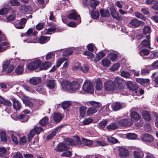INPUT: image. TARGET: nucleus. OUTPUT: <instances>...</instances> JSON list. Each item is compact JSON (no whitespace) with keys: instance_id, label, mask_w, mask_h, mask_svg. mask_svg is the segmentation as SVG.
<instances>
[{"instance_id":"62","label":"nucleus","mask_w":158,"mask_h":158,"mask_svg":"<svg viewBox=\"0 0 158 158\" xmlns=\"http://www.w3.org/2000/svg\"><path fill=\"white\" fill-rule=\"evenodd\" d=\"M94 144H95L96 146H104L106 145V143L103 141H96L94 142Z\"/></svg>"},{"instance_id":"17","label":"nucleus","mask_w":158,"mask_h":158,"mask_svg":"<svg viewBox=\"0 0 158 158\" xmlns=\"http://www.w3.org/2000/svg\"><path fill=\"white\" fill-rule=\"evenodd\" d=\"M131 114H130L131 118L135 121L137 122L140 118V116L136 112H135L131 110Z\"/></svg>"},{"instance_id":"19","label":"nucleus","mask_w":158,"mask_h":158,"mask_svg":"<svg viewBox=\"0 0 158 158\" xmlns=\"http://www.w3.org/2000/svg\"><path fill=\"white\" fill-rule=\"evenodd\" d=\"M143 23V22L139 21L138 19L135 18L131 20L129 23L131 25L134 27H137L140 24Z\"/></svg>"},{"instance_id":"55","label":"nucleus","mask_w":158,"mask_h":158,"mask_svg":"<svg viewBox=\"0 0 158 158\" xmlns=\"http://www.w3.org/2000/svg\"><path fill=\"white\" fill-rule=\"evenodd\" d=\"M91 15L93 19H96L99 17V13L98 11H92Z\"/></svg>"},{"instance_id":"16","label":"nucleus","mask_w":158,"mask_h":158,"mask_svg":"<svg viewBox=\"0 0 158 158\" xmlns=\"http://www.w3.org/2000/svg\"><path fill=\"white\" fill-rule=\"evenodd\" d=\"M61 127H58L56 128L54 130L52 131L51 133L47 137V139L50 140L54 136H55L57 133H59L60 131Z\"/></svg>"},{"instance_id":"21","label":"nucleus","mask_w":158,"mask_h":158,"mask_svg":"<svg viewBox=\"0 0 158 158\" xmlns=\"http://www.w3.org/2000/svg\"><path fill=\"white\" fill-rule=\"evenodd\" d=\"M81 144L79 145L78 146H83L84 145L89 146L92 144L93 143L91 140L84 138H82V141H81Z\"/></svg>"},{"instance_id":"50","label":"nucleus","mask_w":158,"mask_h":158,"mask_svg":"<svg viewBox=\"0 0 158 158\" xmlns=\"http://www.w3.org/2000/svg\"><path fill=\"white\" fill-rule=\"evenodd\" d=\"M48 119L47 117L44 118L39 122V123L42 126H44L46 125L48 122Z\"/></svg>"},{"instance_id":"10","label":"nucleus","mask_w":158,"mask_h":158,"mask_svg":"<svg viewBox=\"0 0 158 158\" xmlns=\"http://www.w3.org/2000/svg\"><path fill=\"white\" fill-rule=\"evenodd\" d=\"M46 86L50 89L56 88V81L55 80H47L46 82Z\"/></svg>"},{"instance_id":"60","label":"nucleus","mask_w":158,"mask_h":158,"mask_svg":"<svg viewBox=\"0 0 158 158\" xmlns=\"http://www.w3.org/2000/svg\"><path fill=\"white\" fill-rule=\"evenodd\" d=\"M54 56V54L52 52H50L48 53L46 56L45 58L46 60L51 59Z\"/></svg>"},{"instance_id":"2","label":"nucleus","mask_w":158,"mask_h":158,"mask_svg":"<svg viewBox=\"0 0 158 158\" xmlns=\"http://www.w3.org/2000/svg\"><path fill=\"white\" fill-rule=\"evenodd\" d=\"M61 86L64 90L67 91L69 89L75 91L78 89L80 87L79 83L75 81H73L69 84L67 81H63L61 83Z\"/></svg>"},{"instance_id":"12","label":"nucleus","mask_w":158,"mask_h":158,"mask_svg":"<svg viewBox=\"0 0 158 158\" xmlns=\"http://www.w3.org/2000/svg\"><path fill=\"white\" fill-rule=\"evenodd\" d=\"M26 21L27 20L26 19L23 18L20 21L16 22L14 24V26L17 28L22 29L24 26Z\"/></svg>"},{"instance_id":"36","label":"nucleus","mask_w":158,"mask_h":158,"mask_svg":"<svg viewBox=\"0 0 158 158\" xmlns=\"http://www.w3.org/2000/svg\"><path fill=\"white\" fill-rule=\"evenodd\" d=\"M87 107L85 106H82L79 108V112L81 116L83 117L85 115Z\"/></svg>"},{"instance_id":"32","label":"nucleus","mask_w":158,"mask_h":158,"mask_svg":"<svg viewBox=\"0 0 158 158\" xmlns=\"http://www.w3.org/2000/svg\"><path fill=\"white\" fill-rule=\"evenodd\" d=\"M50 38L49 37L42 36L39 39L38 42L41 44H44L47 42Z\"/></svg>"},{"instance_id":"11","label":"nucleus","mask_w":158,"mask_h":158,"mask_svg":"<svg viewBox=\"0 0 158 158\" xmlns=\"http://www.w3.org/2000/svg\"><path fill=\"white\" fill-rule=\"evenodd\" d=\"M68 18L70 19L77 21L78 23L81 22V19L80 15H78L77 12L75 11L69 15Z\"/></svg>"},{"instance_id":"13","label":"nucleus","mask_w":158,"mask_h":158,"mask_svg":"<svg viewBox=\"0 0 158 158\" xmlns=\"http://www.w3.org/2000/svg\"><path fill=\"white\" fill-rule=\"evenodd\" d=\"M127 88L131 91H135L136 94L137 93L136 89L138 88L137 86L134 83L131 81H128L127 82Z\"/></svg>"},{"instance_id":"18","label":"nucleus","mask_w":158,"mask_h":158,"mask_svg":"<svg viewBox=\"0 0 158 158\" xmlns=\"http://www.w3.org/2000/svg\"><path fill=\"white\" fill-rule=\"evenodd\" d=\"M12 101L13 108L16 111L19 110L21 108V105L19 101L15 98H13Z\"/></svg>"},{"instance_id":"42","label":"nucleus","mask_w":158,"mask_h":158,"mask_svg":"<svg viewBox=\"0 0 158 158\" xmlns=\"http://www.w3.org/2000/svg\"><path fill=\"white\" fill-rule=\"evenodd\" d=\"M23 101L26 106L30 107H31L33 106V103L29 99L27 98H24L23 99Z\"/></svg>"},{"instance_id":"24","label":"nucleus","mask_w":158,"mask_h":158,"mask_svg":"<svg viewBox=\"0 0 158 158\" xmlns=\"http://www.w3.org/2000/svg\"><path fill=\"white\" fill-rule=\"evenodd\" d=\"M106 54L102 52H100L96 54L95 58L94 61L95 62H97L100 61L101 59L104 57Z\"/></svg>"},{"instance_id":"48","label":"nucleus","mask_w":158,"mask_h":158,"mask_svg":"<svg viewBox=\"0 0 158 158\" xmlns=\"http://www.w3.org/2000/svg\"><path fill=\"white\" fill-rule=\"evenodd\" d=\"M71 105L70 101H65L63 102L62 104V106L64 109H65L69 107Z\"/></svg>"},{"instance_id":"15","label":"nucleus","mask_w":158,"mask_h":158,"mask_svg":"<svg viewBox=\"0 0 158 158\" xmlns=\"http://www.w3.org/2000/svg\"><path fill=\"white\" fill-rule=\"evenodd\" d=\"M69 147L64 143H59L55 148V150L57 151L61 152L68 149Z\"/></svg>"},{"instance_id":"49","label":"nucleus","mask_w":158,"mask_h":158,"mask_svg":"<svg viewBox=\"0 0 158 158\" xmlns=\"http://www.w3.org/2000/svg\"><path fill=\"white\" fill-rule=\"evenodd\" d=\"M150 52L147 49H143L139 52V54L142 56H147L149 54Z\"/></svg>"},{"instance_id":"23","label":"nucleus","mask_w":158,"mask_h":158,"mask_svg":"<svg viewBox=\"0 0 158 158\" xmlns=\"http://www.w3.org/2000/svg\"><path fill=\"white\" fill-rule=\"evenodd\" d=\"M9 44L7 42L5 41L2 43L0 45V52L4 51L9 47Z\"/></svg>"},{"instance_id":"56","label":"nucleus","mask_w":158,"mask_h":158,"mask_svg":"<svg viewBox=\"0 0 158 158\" xmlns=\"http://www.w3.org/2000/svg\"><path fill=\"white\" fill-rule=\"evenodd\" d=\"M117 55L115 53H110L108 55V58L112 61H114L117 57Z\"/></svg>"},{"instance_id":"51","label":"nucleus","mask_w":158,"mask_h":158,"mask_svg":"<svg viewBox=\"0 0 158 158\" xmlns=\"http://www.w3.org/2000/svg\"><path fill=\"white\" fill-rule=\"evenodd\" d=\"M89 104L92 106V107L97 108V110L100 107V104L99 102L94 101H91L89 102Z\"/></svg>"},{"instance_id":"33","label":"nucleus","mask_w":158,"mask_h":158,"mask_svg":"<svg viewBox=\"0 0 158 158\" xmlns=\"http://www.w3.org/2000/svg\"><path fill=\"white\" fill-rule=\"evenodd\" d=\"M118 127V126L117 124L114 123H111L109 125H108L106 128L109 131H112L115 130Z\"/></svg>"},{"instance_id":"57","label":"nucleus","mask_w":158,"mask_h":158,"mask_svg":"<svg viewBox=\"0 0 158 158\" xmlns=\"http://www.w3.org/2000/svg\"><path fill=\"white\" fill-rule=\"evenodd\" d=\"M151 32L150 27L148 26H145L143 29V33L145 34L150 33Z\"/></svg>"},{"instance_id":"37","label":"nucleus","mask_w":158,"mask_h":158,"mask_svg":"<svg viewBox=\"0 0 158 158\" xmlns=\"http://www.w3.org/2000/svg\"><path fill=\"white\" fill-rule=\"evenodd\" d=\"M107 120L106 119H103L98 124V126L99 128L103 129L107 123Z\"/></svg>"},{"instance_id":"38","label":"nucleus","mask_w":158,"mask_h":158,"mask_svg":"<svg viewBox=\"0 0 158 158\" xmlns=\"http://www.w3.org/2000/svg\"><path fill=\"white\" fill-rule=\"evenodd\" d=\"M150 40H144L142 42L140 45L143 47L149 48L150 47Z\"/></svg>"},{"instance_id":"28","label":"nucleus","mask_w":158,"mask_h":158,"mask_svg":"<svg viewBox=\"0 0 158 158\" xmlns=\"http://www.w3.org/2000/svg\"><path fill=\"white\" fill-rule=\"evenodd\" d=\"M20 10L23 12L27 13L28 11L31 10V8L29 6L24 5L21 7Z\"/></svg>"},{"instance_id":"45","label":"nucleus","mask_w":158,"mask_h":158,"mask_svg":"<svg viewBox=\"0 0 158 158\" xmlns=\"http://www.w3.org/2000/svg\"><path fill=\"white\" fill-rule=\"evenodd\" d=\"M37 2L40 6L43 8L45 6L46 4L48 2V0H37Z\"/></svg>"},{"instance_id":"64","label":"nucleus","mask_w":158,"mask_h":158,"mask_svg":"<svg viewBox=\"0 0 158 158\" xmlns=\"http://www.w3.org/2000/svg\"><path fill=\"white\" fill-rule=\"evenodd\" d=\"M72 70H81V67L79 63H77L75 65L72 67Z\"/></svg>"},{"instance_id":"41","label":"nucleus","mask_w":158,"mask_h":158,"mask_svg":"<svg viewBox=\"0 0 158 158\" xmlns=\"http://www.w3.org/2000/svg\"><path fill=\"white\" fill-rule=\"evenodd\" d=\"M106 139L107 141L110 143H115L118 142V140L112 136H106Z\"/></svg>"},{"instance_id":"5","label":"nucleus","mask_w":158,"mask_h":158,"mask_svg":"<svg viewBox=\"0 0 158 158\" xmlns=\"http://www.w3.org/2000/svg\"><path fill=\"white\" fill-rule=\"evenodd\" d=\"M66 145L70 146H78L79 145L81 144L80 138L77 136L74 137L73 139L71 138H68L65 141Z\"/></svg>"},{"instance_id":"4","label":"nucleus","mask_w":158,"mask_h":158,"mask_svg":"<svg viewBox=\"0 0 158 158\" xmlns=\"http://www.w3.org/2000/svg\"><path fill=\"white\" fill-rule=\"evenodd\" d=\"M41 61L38 59L32 60L27 65V69L30 70H34L38 67L40 68Z\"/></svg>"},{"instance_id":"26","label":"nucleus","mask_w":158,"mask_h":158,"mask_svg":"<svg viewBox=\"0 0 158 158\" xmlns=\"http://www.w3.org/2000/svg\"><path fill=\"white\" fill-rule=\"evenodd\" d=\"M24 71L23 65H19L16 68L15 73L17 75L22 74L23 73Z\"/></svg>"},{"instance_id":"39","label":"nucleus","mask_w":158,"mask_h":158,"mask_svg":"<svg viewBox=\"0 0 158 158\" xmlns=\"http://www.w3.org/2000/svg\"><path fill=\"white\" fill-rule=\"evenodd\" d=\"M101 16L102 17H107L109 15V12L108 10H104L103 9H101L100 10Z\"/></svg>"},{"instance_id":"61","label":"nucleus","mask_w":158,"mask_h":158,"mask_svg":"<svg viewBox=\"0 0 158 158\" xmlns=\"http://www.w3.org/2000/svg\"><path fill=\"white\" fill-rule=\"evenodd\" d=\"M72 155V153L70 151H65L61 155L62 157H70Z\"/></svg>"},{"instance_id":"46","label":"nucleus","mask_w":158,"mask_h":158,"mask_svg":"<svg viewBox=\"0 0 158 158\" xmlns=\"http://www.w3.org/2000/svg\"><path fill=\"white\" fill-rule=\"evenodd\" d=\"M137 137V135L134 133H129L126 135V138L128 139H134Z\"/></svg>"},{"instance_id":"29","label":"nucleus","mask_w":158,"mask_h":158,"mask_svg":"<svg viewBox=\"0 0 158 158\" xmlns=\"http://www.w3.org/2000/svg\"><path fill=\"white\" fill-rule=\"evenodd\" d=\"M51 65L50 62H45L44 63L41 64L40 66V69L41 70H46Z\"/></svg>"},{"instance_id":"43","label":"nucleus","mask_w":158,"mask_h":158,"mask_svg":"<svg viewBox=\"0 0 158 158\" xmlns=\"http://www.w3.org/2000/svg\"><path fill=\"white\" fill-rule=\"evenodd\" d=\"M101 62L102 65L105 67L108 66L110 64V62L109 60L106 58L103 59L102 60Z\"/></svg>"},{"instance_id":"53","label":"nucleus","mask_w":158,"mask_h":158,"mask_svg":"<svg viewBox=\"0 0 158 158\" xmlns=\"http://www.w3.org/2000/svg\"><path fill=\"white\" fill-rule=\"evenodd\" d=\"M6 154V150L4 147H0V157H4Z\"/></svg>"},{"instance_id":"14","label":"nucleus","mask_w":158,"mask_h":158,"mask_svg":"<svg viewBox=\"0 0 158 158\" xmlns=\"http://www.w3.org/2000/svg\"><path fill=\"white\" fill-rule=\"evenodd\" d=\"M128 150L124 148H121L119 149V155L121 157L125 158L129 156Z\"/></svg>"},{"instance_id":"22","label":"nucleus","mask_w":158,"mask_h":158,"mask_svg":"<svg viewBox=\"0 0 158 158\" xmlns=\"http://www.w3.org/2000/svg\"><path fill=\"white\" fill-rule=\"evenodd\" d=\"M41 78L39 77H33L29 80L30 83L33 85H36L41 82Z\"/></svg>"},{"instance_id":"8","label":"nucleus","mask_w":158,"mask_h":158,"mask_svg":"<svg viewBox=\"0 0 158 158\" xmlns=\"http://www.w3.org/2000/svg\"><path fill=\"white\" fill-rule=\"evenodd\" d=\"M120 126H130L133 124V121L130 118L122 119L118 122Z\"/></svg>"},{"instance_id":"6","label":"nucleus","mask_w":158,"mask_h":158,"mask_svg":"<svg viewBox=\"0 0 158 158\" xmlns=\"http://www.w3.org/2000/svg\"><path fill=\"white\" fill-rule=\"evenodd\" d=\"M84 91L89 93H92L94 91V87L92 83L90 81L86 80L83 85Z\"/></svg>"},{"instance_id":"27","label":"nucleus","mask_w":158,"mask_h":158,"mask_svg":"<svg viewBox=\"0 0 158 158\" xmlns=\"http://www.w3.org/2000/svg\"><path fill=\"white\" fill-rule=\"evenodd\" d=\"M98 111L97 108L93 107L89 108L87 111V115L88 116H90L95 113Z\"/></svg>"},{"instance_id":"25","label":"nucleus","mask_w":158,"mask_h":158,"mask_svg":"<svg viewBox=\"0 0 158 158\" xmlns=\"http://www.w3.org/2000/svg\"><path fill=\"white\" fill-rule=\"evenodd\" d=\"M95 87L97 91H100L102 89V85L100 79L98 78L96 80Z\"/></svg>"},{"instance_id":"7","label":"nucleus","mask_w":158,"mask_h":158,"mask_svg":"<svg viewBox=\"0 0 158 158\" xmlns=\"http://www.w3.org/2000/svg\"><path fill=\"white\" fill-rule=\"evenodd\" d=\"M42 130V128L40 127H35L33 129L30 131V133L28 135L27 137L28 141L30 142L31 141L35 134H39Z\"/></svg>"},{"instance_id":"35","label":"nucleus","mask_w":158,"mask_h":158,"mask_svg":"<svg viewBox=\"0 0 158 158\" xmlns=\"http://www.w3.org/2000/svg\"><path fill=\"white\" fill-rule=\"evenodd\" d=\"M18 118L22 122H25L28 121V117L27 115L21 114L18 116Z\"/></svg>"},{"instance_id":"31","label":"nucleus","mask_w":158,"mask_h":158,"mask_svg":"<svg viewBox=\"0 0 158 158\" xmlns=\"http://www.w3.org/2000/svg\"><path fill=\"white\" fill-rule=\"evenodd\" d=\"M133 153L135 158H143L144 156L143 152L141 151H134Z\"/></svg>"},{"instance_id":"44","label":"nucleus","mask_w":158,"mask_h":158,"mask_svg":"<svg viewBox=\"0 0 158 158\" xmlns=\"http://www.w3.org/2000/svg\"><path fill=\"white\" fill-rule=\"evenodd\" d=\"M83 54L85 56H86L87 58L88 59H91L94 56V55L93 53L87 51H85Z\"/></svg>"},{"instance_id":"63","label":"nucleus","mask_w":158,"mask_h":158,"mask_svg":"<svg viewBox=\"0 0 158 158\" xmlns=\"http://www.w3.org/2000/svg\"><path fill=\"white\" fill-rule=\"evenodd\" d=\"M89 70V68L87 65H83L82 67H81V70L84 73H87Z\"/></svg>"},{"instance_id":"40","label":"nucleus","mask_w":158,"mask_h":158,"mask_svg":"<svg viewBox=\"0 0 158 158\" xmlns=\"http://www.w3.org/2000/svg\"><path fill=\"white\" fill-rule=\"evenodd\" d=\"M56 30V28L55 27H52L48 28L47 30H45L43 33V34H51L52 33L54 32Z\"/></svg>"},{"instance_id":"52","label":"nucleus","mask_w":158,"mask_h":158,"mask_svg":"<svg viewBox=\"0 0 158 158\" xmlns=\"http://www.w3.org/2000/svg\"><path fill=\"white\" fill-rule=\"evenodd\" d=\"M135 15L137 18L141 19L144 21L146 19V18L144 16L139 12H135Z\"/></svg>"},{"instance_id":"34","label":"nucleus","mask_w":158,"mask_h":158,"mask_svg":"<svg viewBox=\"0 0 158 158\" xmlns=\"http://www.w3.org/2000/svg\"><path fill=\"white\" fill-rule=\"evenodd\" d=\"M62 118V115L58 113H55L54 114L53 119L54 121L56 122H57L60 121Z\"/></svg>"},{"instance_id":"59","label":"nucleus","mask_w":158,"mask_h":158,"mask_svg":"<svg viewBox=\"0 0 158 158\" xmlns=\"http://www.w3.org/2000/svg\"><path fill=\"white\" fill-rule=\"evenodd\" d=\"M66 60L65 58H62L58 60L56 62V66L57 67H59L60 65L63 62L65 61Z\"/></svg>"},{"instance_id":"9","label":"nucleus","mask_w":158,"mask_h":158,"mask_svg":"<svg viewBox=\"0 0 158 158\" xmlns=\"http://www.w3.org/2000/svg\"><path fill=\"white\" fill-rule=\"evenodd\" d=\"M141 139L143 142H151L153 140L154 138L152 135L146 133L142 135Z\"/></svg>"},{"instance_id":"1","label":"nucleus","mask_w":158,"mask_h":158,"mask_svg":"<svg viewBox=\"0 0 158 158\" xmlns=\"http://www.w3.org/2000/svg\"><path fill=\"white\" fill-rule=\"evenodd\" d=\"M123 79L119 77H116L114 81H106L104 84L105 89L108 91L116 90H121L124 88Z\"/></svg>"},{"instance_id":"47","label":"nucleus","mask_w":158,"mask_h":158,"mask_svg":"<svg viewBox=\"0 0 158 158\" xmlns=\"http://www.w3.org/2000/svg\"><path fill=\"white\" fill-rule=\"evenodd\" d=\"M120 75L122 77L125 78H131V75L128 72L125 71H123L121 73Z\"/></svg>"},{"instance_id":"20","label":"nucleus","mask_w":158,"mask_h":158,"mask_svg":"<svg viewBox=\"0 0 158 158\" xmlns=\"http://www.w3.org/2000/svg\"><path fill=\"white\" fill-rule=\"evenodd\" d=\"M111 108L114 111H117L122 108V105L118 102H114L111 105Z\"/></svg>"},{"instance_id":"54","label":"nucleus","mask_w":158,"mask_h":158,"mask_svg":"<svg viewBox=\"0 0 158 158\" xmlns=\"http://www.w3.org/2000/svg\"><path fill=\"white\" fill-rule=\"evenodd\" d=\"M93 121V119L91 118H89L84 119L82 122V123L84 125H88L91 123Z\"/></svg>"},{"instance_id":"3","label":"nucleus","mask_w":158,"mask_h":158,"mask_svg":"<svg viewBox=\"0 0 158 158\" xmlns=\"http://www.w3.org/2000/svg\"><path fill=\"white\" fill-rule=\"evenodd\" d=\"M11 59L6 60L3 62L2 71L7 74L11 73L14 70L15 66L12 64Z\"/></svg>"},{"instance_id":"30","label":"nucleus","mask_w":158,"mask_h":158,"mask_svg":"<svg viewBox=\"0 0 158 158\" xmlns=\"http://www.w3.org/2000/svg\"><path fill=\"white\" fill-rule=\"evenodd\" d=\"M142 116L146 121H148L151 119L150 115L149 112L147 111H144L143 112Z\"/></svg>"},{"instance_id":"58","label":"nucleus","mask_w":158,"mask_h":158,"mask_svg":"<svg viewBox=\"0 0 158 158\" xmlns=\"http://www.w3.org/2000/svg\"><path fill=\"white\" fill-rule=\"evenodd\" d=\"M0 137L1 140L5 141L7 140V137L6 133L4 131H2L0 133Z\"/></svg>"}]
</instances>
